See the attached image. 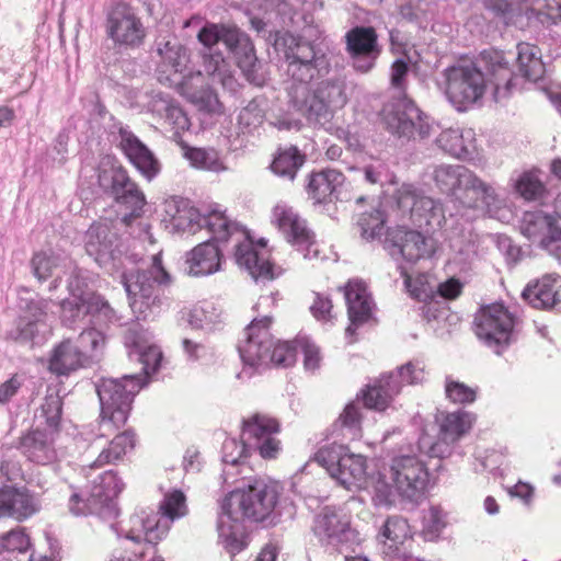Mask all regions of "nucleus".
Masks as SVG:
<instances>
[{"label": "nucleus", "mask_w": 561, "mask_h": 561, "mask_svg": "<svg viewBox=\"0 0 561 561\" xmlns=\"http://www.w3.org/2000/svg\"><path fill=\"white\" fill-rule=\"evenodd\" d=\"M284 56L289 105L308 123L324 125L330 121L331 107H342L347 102L345 79L334 76L310 89L312 81L323 78L331 69L330 58L316 43L291 37Z\"/></svg>", "instance_id": "1"}, {"label": "nucleus", "mask_w": 561, "mask_h": 561, "mask_svg": "<svg viewBox=\"0 0 561 561\" xmlns=\"http://www.w3.org/2000/svg\"><path fill=\"white\" fill-rule=\"evenodd\" d=\"M425 378L424 366L420 362H408L400 366L394 371L381 375L368 385L360 394H357V400L350 402L344 408L337 420L332 424L331 435L335 440L351 442L362 434V414L358 405L359 399L363 401L367 409L375 411H385L393 398L398 396L404 385H417L423 382ZM348 451L347 447L341 443L334 442L331 445L321 447L313 456L321 467L325 468L329 474L333 468H336L342 462V457Z\"/></svg>", "instance_id": "2"}, {"label": "nucleus", "mask_w": 561, "mask_h": 561, "mask_svg": "<svg viewBox=\"0 0 561 561\" xmlns=\"http://www.w3.org/2000/svg\"><path fill=\"white\" fill-rule=\"evenodd\" d=\"M481 61L485 73L477 65H457L444 70L445 94L453 106L463 112L479 103L488 89L492 90L495 102L506 99L516 76L502 51H484Z\"/></svg>", "instance_id": "3"}, {"label": "nucleus", "mask_w": 561, "mask_h": 561, "mask_svg": "<svg viewBox=\"0 0 561 561\" xmlns=\"http://www.w3.org/2000/svg\"><path fill=\"white\" fill-rule=\"evenodd\" d=\"M409 62L398 58L391 66V87L398 90V98L382 111L387 130L402 142L421 141L437 131L438 126L405 95Z\"/></svg>", "instance_id": "4"}, {"label": "nucleus", "mask_w": 561, "mask_h": 561, "mask_svg": "<svg viewBox=\"0 0 561 561\" xmlns=\"http://www.w3.org/2000/svg\"><path fill=\"white\" fill-rule=\"evenodd\" d=\"M277 500L276 488L263 481L231 491L220 505L217 523L219 535L229 536L232 531L231 523L243 519L264 523L266 526L275 525L278 516L275 511Z\"/></svg>", "instance_id": "5"}, {"label": "nucleus", "mask_w": 561, "mask_h": 561, "mask_svg": "<svg viewBox=\"0 0 561 561\" xmlns=\"http://www.w3.org/2000/svg\"><path fill=\"white\" fill-rule=\"evenodd\" d=\"M193 221L201 228H207L211 233H218L217 238L221 241H228L237 236L236 262L254 279L272 280L278 275L268 259L255 249L249 233L238 222L229 220L218 207L203 215L191 209L190 222Z\"/></svg>", "instance_id": "6"}, {"label": "nucleus", "mask_w": 561, "mask_h": 561, "mask_svg": "<svg viewBox=\"0 0 561 561\" xmlns=\"http://www.w3.org/2000/svg\"><path fill=\"white\" fill-rule=\"evenodd\" d=\"M170 280V275L162 266L159 254L152 256L150 267L122 274V283L128 295L130 307L135 313H138V318L147 319L153 313V309L159 308L161 288Z\"/></svg>", "instance_id": "7"}, {"label": "nucleus", "mask_w": 561, "mask_h": 561, "mask_svg": "<svg viewBox=\"0 0 561 561\" xmlns=\"http://www.w3.org/2000/svg\"><path fill=\"white\" fill-rule=\"evenodd\" d=\"M477 337L496 355H501L515 340L520 320L503 304L482 307L474 316Z\"/></svg>", "instance_id": "8"}, {"label": "nucleus", "mask_w": 561, "mask_h": 561, "mask_svg": "<svg viewBox=\"0 0 561 561\" xmlns=\"http://www.w3.org/2000/svg\"><path fill=\"white\" fill-rule=\"evenodd\" d=\"M98 184L121 209L125 210L123 221L126 225L142 215L147 203L146 196L123 165H101L98 169Z\"/></svg>", "instance_id": "9"}, {"label": "nucleus", "mask_w": 561, "mask_h": 561, "mask_svg": "<svg viewBox=\"0 0 561 561\" xmlns=\"http://www.w3.org/2000/svg\"><path fill=\"white\" fill-rule=\"evenodd\" d=\"M144 386L145 380L139 375L100 379L95 387L102 420H107L116 427L124 425L128 419L133 399Z\"/></svg>", "instance_id": "10"}, {"label": "nucleus", "mask_w": 561, "mask_h": 561, "mask_svg": "<svg viewBox=\"0 0 561 561\" xmlns=\"http://www.w3.org/2000/svg\"><path fill=\"white\" fill-rule=\"evenodd\" d=\"M391 484L379 478L376 482V492L388 500L397 493L410 501H417L428 482V471L425 465L415 456H399L392 459L390 467Z\"/></svg>", "instance_id": "11"}, {"label": "nucleus", "mask_w": 561, "mask_h": 561, "mask_svg": "<svg viewBox=\"0 0 561 561\" xmlns=\"http://www.w3.org/2000/svg\"><path fill=\"white\" fill-rule=\"evenodd\" d=\"M106 35L115 46L124 50L141 47L147 30L136 10L127 3H117L107 12L105 23Z\"/></svg>", "instance_id": "12"}, {"label": "nucleus", "mask_w": 561, "mask_h": 561, "mask_svg": "<svg viewBox=\"0 0 561 561\" xmlns=\"http://www.w3.org/2000/svg\"><path fill=\"white\" fill-rule=\"evenodd\" d=\"M312 529L321 545L340 552L353 549L359 542L358 533L351 526L348 516L335 507L322 508L314 517Z\"/></svg>", "instance_id": "13"}, {"label": "nucleus", "mask_w": 561, "mask_h": 561, "mask_svg": "<svg viewBox=\"0 0 561 561\" xmlns=\"http://www.w3.org/2000/svg\"><path fill=\"white\" fill-rule=\"evenodd\" d=\"M60 318L68 328H75L89 317V323L107 327L117 321L115 310L101 295L70 296L60 304Z\"/></svg>", "instance_id": "14"}, {"label": "nucleus", "mask_w": 561, "mask_h": 561, "mask_svg": "<svg viewBox=\"0 0 561 561\" xmlns=\"http://www.w3.org/2000/svg\"><path fill=\"white\" fill-rule=\"evenodd\" d=\"M50 300L36 297L21 299L22 314L14 327L7 332V339L20 344L34 346L44 341V330L47 328L45 319Z\"/></svg>", "instance_id": "15"}, {"label": "nucleus", "mask_w": 561, "mask_h": 561, "mask_svg": "<svg viewBox=\"0 0 561 561\" xmlns=\"http://www.w3.org/2000/svg\"><path fill=\"white\" fill-rule=\"evenodd\" d=\"M124 483L116 477L114 471L107 470L93 481L90 489L88 503L83 507H76L79 502V494L73 493L69 499V510L73 515L96 514L103 515L114 513V499L123 491Z\"/></svg>", "instance_id": "16"}, {"label": "nucleus", "mask_w": 561, "mask_h": 561, "mask_svg": "<svg viewBox=\"0 0 561 561\" xmlns=\"http://www.w3.org/2000/svg\"><path fill=\"white\" fill-rule=\"evenodd\" d=\"M344 38L352 68L357 73H369L381 54L376 30L373 26H355L346 32Z\"/></svg>", "instance_id": "17"}, {"label": "nucleus", "mask_w": 561, "mask_h": 561, "mask_svg": "<svg viewBox=\"0 0 561 561\" xmlns=\"http://www.w3.org/2000/svg\"><path fill=\"white\" fill-rule=\"evenodd\" d=\"M84 247L87 253L102 267H116L123 255V244L112 224L95 221L85 232Z\"/></svg>", "instance_id": "18"}, {"label": "nucleus", "mask_w": 561, "mask_h": 561, "mask_svg": "<svg viewBox=\"0 0 561 561\" xmlns=\"http://www.w3.org/2000/svg\"><path fill=\"white\" fill-rule=\"evenodd\" d=\"M272 318L268 316L255 318L244 329V339L238 344L240 357L245 366L252 368L263 367L273 346V336L270 332Z\"/></svg>", "instance_id": "19"}, {"label": "nucleus", "mask_w": 561, "mask_h": 561, "mask_svg": "<svg viewBox=\"0 0 561 561\" xmlns=\"http://www.w3.org/2000/svg\"><path fill=\"white\" fill-rule=\"evenodd\" d=\"M279 432L276 419L266 414L255 413L242 422L244 444L257 450L266 459L275 458L279 451V440L274 437Z\"/></svg>", "instance_id": "20"}, {"label": "nucleus", "mask_w": 561, "mask_h": 561, "mask_svg": "<svg viewBox=\"0 0 561 561\" xmlns=\"http://www.w3.org/2000/svg\"><path fill=\"white\" fill-rule=\"evenodd\" d=\"M465 180L457 204L454 206L457 210L455 215L470 220L471 217H467V211L484 214L497 206L499 195L493 184L483 181L472 170Z\"/></svg>", "instance_id": "21"}, {"label": "nucleus", "mask_w": 561, "mask_h": 561, "mask_svg": "<svg viewBox=\"0 0 561 561\" xmlns=\"http://www.w3.org/2000/svg\"><path fill=\"white\" fill-rule=\"evenodd\" d=\"M272 222L278 227L289 243L304 252L305 257L318 255V250L313 249L316 244L313 232L307 227L306 220L300 218L293 208L276 205L273 209Z\"/></svg>", "instance_id": "22"}, {"label": "nucleus", "mask_w": 561, "mask_h": 561, "mask_svg": "<svg viewBox=\"0 0 561 561\" xmlns=\"http://www.w3.org/2000/svg\"><path fill=\"white\" fill-rule=\"evenodd\" d=\"M118 147L128 161L148 181L154 179L160 172L159 160L153 152L130 130L127 125L118 124Z\"/></svg>", "instance_id": "23"}, {"label": "nucleus", "mask_w": 561, "mask_h": 561, "mask_svg": "<svg viewBox=\"0 0 561 561\" xmlns=\"http://www.w3.org/2000/svg\"><path fill=\"white\" fill-rule=\"evenodd\" d=\"M385 249L396 260L415 263L431 253L426 237L416 230L398 227L387 232Z\"/></svg>", "instance_id": "24"}, {"label": "nucleus", "mask_w": 561, "mask_h": 561, "mask_svg": "<svg viewBox=\"0 0 561 561\" xmlns=\"http://www.w3.org/2000/svg\"><path fill=\"white\" fill-rule=\"evenodd\" d=\"M128 523L125 537L137 543L145 541L147 549L152 551L169 530L168 523H162L159 513L144 508L133 514Z\"/></svg>", "instance_id": "25"}, {"label": "nucleus", "mask_w": 561, "mask_h": 561, "mask_svg": "<svg viewBox=\"0 0 561 561\" xmlns=\"http://www.w3.org/2000/svg\"><path fill=\"white\" fill-rule=\"evenodd\" d=\"M218 233H213V238L197 244L185 255V271L190 276H208L221 270L224 260L222 250Z\"/></svg>", "instance_id": "26"}, {"label": "nucleus", "mask_w": 561, "mask_h": 561, "mask_svg": "<svg viewBox=\"0 0 561 561\" xmlns=\"http://www.w3.org/2000/svg\"><path fill=\"white\" fill-rule=\"evenodd\" d=\"M41 510L39 497L25 486L5 485L0 489V517L25 520Z\"/></svg>", "instance_id": "27"}, {"label": "nucleus", "mask_w": 561, "mask_h": 561, "mask_svg": "<svg viewBox=\"0 0 561 561\" xmlns=\"http://www.w3.org/2000/svg\"><path fill=\"white\" fill-rule=\"evenodd\" d=\"M522 297L536 309H560L561 277L557 274L543 275L540 279L530 282L523 290Z\"/></svg>", "instance_id": "28"}, {"label": "nucleus", "mask_w": 561, "mask_h": 561, "mask_svg": "<svg viewBox=\"0 0 561 561\" xmlns=\"http://www.w3.org/2000/svg\"><path fill=\"white\" fill-rule=\"evenodd\" d=\"M344 296L347 306L350 325L345 333L347 336L354 335L356 329L368 321L371 316V297L367 291L366 285L358 279L350 280L344 288Z\"/></svg>", "instance_id": "29"}, {"label": "nucleus", "mask_w": 561, "mask_h": 561, "mask_svg": "<svg viewBox=\"0 0 561 561\" xmlns=\"http://www.w3.org/2000/svg\"><path fill=\"white\" fill-rule=\"evenodd\" d=\"M54 440V432L37 427L20 438L19 448L28 460L38 465H48L57 459Z\"/></svg>", "instance_id": "30"}, {"label": "nucleus", "mask_w": 561, "mask_h": 561, "mask_svg": "<svg viewBox=\"0 0 561 561\" xmlns=\"http://www.w3.org/2000/svg\"><path fill=\"white\" fill-rule=\"evenodd\" d=\"M398 207L403 210H409L412 215H426L435 216L437 211L442 213L443 219L446 221L448 216L453 218L454 213L448 210V207H440L438 204L428 196H425L421 190L412 184H403L397 192Z\"/></svg>", "instance_id": "31"}, {"label": "nucleus", "mask_w": 561, "mask_h": 561, "mask_svg": "<svg viewBox=\"0 0 561 561\" xmlns=\"http://www.w3.org/2000/svg\"><path fill=\"white\" fill-rule=\"evenodd\" d=\"M85 353H81L70 339L57 344L49 358V370L57 376H69L70 374L90 367Z\"/></svg>", "instance_id": "32"}, {"label": "nucleus", "mask_w": 561, "mask_h": 561, "mask_svg": "<svg viewBox=\"0 0 561 561\" xmlns=\"http://www.w3.org/2000/svg\"><path fill=\"white\" fill-rule=\"evenodd\" d=\"M344 180V174L334 169L312 173L307 186L308 193L316 203L331 202L333 197L340 199V187Z\"/></svg>", "instance_id": "33"}, {"label": "nucleus", "mask_w": 561, "mask_h": 561, "mask_svg": "<svg viewBox=\"0 0 561 561\" xmlns=\"http://www.w3.org/2000/svg\"><path fill=\"white\" fill-rule=\"evenodd\" d=\"M197 38L203 45L201 53L217 51L216 46L222 43L230 51L238 54L237 49L241 44L242 33L234 27L207 23L199 30Z\"/></svg>", "instance_id": "34"}, {"label": "nucleus", "mask_w": 561, "mask_h": 561, "mask_svg": "<svg viewBox=\"0 0 561 561\" xmlns=\"http://www.w3.org/2000/svg\"><path fill=\"white\" fill-rule=\"evenodd\" d=\"M470 169L461 164H439L433 171L436 187L450 198L454 206L462 190Z\"/></svg>", "instance_id": "35"}, {"label": "nucleus", "mask_w": 561, "mask_h": 561, "mask_svg": "<svg viewBox=\"0 0 561 561\" xmlns=\"http://www.w3.org/2000/svg\"><path fill=\"white\" fill-rule=\"evenodd\" d=\"M154 51L160 57L161 66L182 73L190 61L188 49L176 37L167 36L156 39Z\"/></svg>", "instance_id": "36"}, {"label": "nucleus", "mask_w": 561, "mask_h": 561, "mask_svg": "<svg viewBox=\"0 0 561 561\" xmlns=\"http://www.w3.org/2000/svg\"><path fill=\"white\" fill-rule=\"evenodd\" d=\"M366 474L365 459L360 455L350 454L342 457V462L331 471V477L341 485L351 490L364 481Z\"/></svg>", "instance_id": "37"}, {"label": "nucleus", "mask_w": 561, "mask_h": 561, "mask_svg": "<svg viewBox=\"0 0 561 561\" xmlns=\"http://www.w3.org/2000/svg\"><path fill=\"white\" fill-rule=\"evenodd\" d=\"M516 48L519 75L529 81L539 80L545 73V65L539 56V49L528 43H519Z\"/></svg>", "instance_id": "38"}, {"label": "nucleus", "mask_w": 561, "mask_h": 561, "mask_svg": "<svg viewBox=\"0 0 561 561\" xmlns=\"http://www.w3.org/2000/svg\"><path fill=\"white\" fill-rule=\"evenodd\" d=\"M472 131H461L458 128L443 130L436 138L437 146L456 158H463L471 153Z\"/></svg>", "instance_id": "39"}, {"label": "nucleus", "mask_w": 561, "mask_h": 561, "mask_svg": "<svg viewBox=\"0 0 561 561\" xmlns=\"http://www.w3.org/2000/svg\"><path fill=\"white\" fill-rule=\"evenodd\" d=\"M135 446V434L125 431L116 435L106 448H103L98 458L90 465V468H101L108 463L121 460L122 457Z\"/></svg>", "instance_id": "40"}, {"label": "nucleus", "mask_w": 561, "mask_h": 561, "mask_svg": "<svg viewBox=\"0 0 561 561\" xmlns=\"http://www.w3.org/2000/svg\"><path fill=\"white\" fill-rule=\"evenodd\" d=\"M103 328L100 325L91 324L88 329L83 330L77 337L75 345L81 353H85L87 360L93 365L100 359L105 347V335Z\"/></svg>", "instance_id": "41"}, {"label": "nucleus", "mask_w": 561, "mask_h": 561, "mask_svg": "<svg viewBox=\"0 0 561 561\" xmlns=\"http://www.w3.org/2000/svg\"><path fill=\"white\" fill-rule=\"evenodd\" d=\"M557 228L553 217L541 210L526 211L520 225L523 234L533 241L536 239L540 241L542 238L550 236L552 230Z\"/></svg>", "instance_id": "42"}, {"label": "nucleus", "mask_w": 561, "mask_h": 561, "mask_svg": "<svg viewBox=\"0 0 561 561\" xmlns=\"http://www.w3.org/2000/svg\"><path fill=\"white\" fill-rule=\"evenodd\" d=\"M408 533L409 525L404 518L399 516L387 518L382 526L381 536L390 543L383 541V553L397 558L400 551L399 545H402L408 538Z\"/></svg>", "instance_id": "43"}, {"label": "nucleus", "mask_w": 561, "mask_h": 561, "mask_svg": "<svg viewBox=\"0 0 561 561\" xmlns=\"http://www.w3.org/2000/svg\"><path fill=\"white\" fill-rule=\"evenodd\" d=\"M237 51L238 65L248 81L255 85H262L264 82V76L260 72L262 64L256 58L254 48L244 34H242V41Z\"/></svg>", "instance_id": "44"}, {"label": "nucleus", "mask_w": 561, "mask_h": 561, "mask_svg": "<svg viewBox=\"0 0 561 561\" xmlns=\"http://www.w3.org/2000/svg\"><path fill=\"white\" fill-rule=\"evenodd\" d=\"M304 163L305 156L296 147L290 146L279 150L271 164V169L276 175L293 181Z\"/></svg>", "instance_id": "45"}, {"label": "nucleus", "mask_w": 561, "mask_h": 561, "mask_svg": "<svg viewBox=\"0 0 561 561\" xmlns=\"http://www.w3.org/2000/svg\"><path fill=\"white\" fill-rule=\"evenodd\" d=\"M128 356L130 360H137L141 364V373L138 375L145 380L146 385V378L158 370L162 359V352L156 345L145 346L140 343H135Z\"/></svg>", "instance_id": "46"}, {"label": "nucleus", "mask_w": 561, "mask_h": 561, "mask_svg": "<svg viewBox=\"0 0 561 561\" xmlns=\"http://www.w3.org/2000/svg\"><path fill=\"white\" fill-rule=\"evenodd\" d=\"M472 415L465 411L447 413L439 425V434L443 439L456 442L472 424Z\"/></svg>", "instance_id": "47"}, {"label": "nucleus", "mask_w": 561, "mask_h": 561, "mask_svg": "<svg viewBox=\"0 0 561 561\" xmlns=\"http://www.w3.org/2000/svg\"><path fill=\"white\" fill-rule=\"evenodd\" d=\"M202 57V66L204 72L211 78L214 82L227 85L231 82L229 64L224 58L222 54L217 51L199 53Z\"/></svg>", "instance_id": "48"}, {"label": "nucleus", "mask_w": 561, "mask_h": 561, "mask_svg": "<svg viewBox=\"0 0 561 561\" xmlns=\"http://www.w3.org/2000/svg\"><path fill=\"white\" fill-rule=\"evenodd\" d=\"M159 517L162 523L174 522L187 514L186 497L181 490H173L164 494L163 500L159 505Z\"/></svg>", "instance_id": "49"}, {"label": "nucleus", "mask_w": 561, "mask_h": 561, "mask_svg": "<svg viewBox=\"0 0 561 561\" xmlns=\"http://www.w3.org/2000/svg\"><path fill=\"white\" fill-rule=\"evenodd\" d=\"M221 310L213 302L204 300L195 305L188 313V323L195 329H210L220 321Z\"/></svg>", "instance_id": "50"}, {"label": "nucleus", "mask_w": 561, "mask_h": 561, "mask_svg": "<svg viewBox=\"0 0 561 561\" xmlns=\"http://www.w3.org/2000/svg\"><path fill=\"white\" fill-rule=\"evenodd\" d=\"M185 158L190 161L191 165L196 169L211 172L226 170V167L215 149L188 148L185 151Z\"/></svg>", "instance_id": "51"}, {"label": "nucleus", "mask_w": 561, "mask_h": 561, "mask_svg": "<svg viewBox=\"0 0 561 561\" xmlns=\"http://www.w3.org/2000/svg\"><path fill=\"white\" fill-rule=\"evenodd\" d=\"M30 549V537L22 528H15L0 535V553H16L19 559H24L27 558L26 553Z\"/></svg>", "instance_id": "52"}, {"label": "nucleus", "mask_w": 561, "mask_h": 561, "mask_svg": "<svg viewBox=\"0 0 561 561\" xmlns=\"http://www.w3.org/2000/svg\"><path fill=\"white\" fill-rule=\"evenodd\" d=\"M385 218L380 210L374 209L364 213L357 219V227L360 237L366 241H373L380 238L383 231Z\"/></svg>", "instance_id": "53"}, {"label": "nucleus", "mask_w": 561, "mask_h": 561, "mask_svg": "<svg viewBox=\"0 0 561 561\" xmlns=\"http://www.w3.org/2000/svg\"><path fill=\"white\" fill-rule=\"evenodd\" d=\"M298 346L289 342H277L273 341V346L270 351V356L266 358V364L263 367H267L273 364L276 367H290L296 363Z\"/></svg>", "instance_id": "54"}, {"label": "nucleus", "mask_w": 561, "mask_h": 561, "mask_svg": "<svg viewBox=\"0 0 561 561\" xmlns=\"http://www.w3.org/2000/svg\"><path fill=\"white\" fill-rule=\"evenodd\" d=\"M62 413V400L57 393L45 397L41 407V416L45 419L48 431L56 433L59 428Z\"/></svg>", "instance_id": "55"}, {"label": "nucleus", "mask_w": 561, "mask_h": 561, "mask_svg": "<svg viewBox=\"0 0 561 561\" xmlns=\"http://www.w3.org/2000/svg\"><path fill=\"white\" fill-rule=\"evenodd\" d=\"M251 450H253V448L244 444L242 437L241 442H238L236 438H227L221 448L222 462L234 467L241 463Z\"/></svg>", "instance_id": "56"}, {"label": "nucleus", "mask_w": 561, "mask_h": 561, "mask_svg": "<svg viewBox=\"0 0 561 561\" xmlns=\"http://www.w3.org/2000/svg\"><path fill=\"white\" fill-rule=\"evenodd\" d=\"M445 393L448 400L460 404L472 403L477 398V390L474 388L456 381L451 377H446Z\"/></svg>", "instance_id": "57"}, {"label": "nucleus", "mask_w": 561, "mask_h": 561, "mask_svg": "<svg viewBox=\"0 0 561 561\" xmlns=\"http://www.w3.org/2000/svg\"><path fill=\"white\" fill-rule=\"evenodd\" d=\"M59 256L46 252L35 253L31 260L34 276L39 280H46L51 276L54 268L58 266Z\"/></svg>", "instance_id": "58"}, {"label": "nucleus", "mask_w": 561, "mask_h": 561, "mask_svg": "<svg viewBox=\"0 0 561 561\" xmlns=\"http://www.w3.org/2000/svg\"><path fill=\"white\" fill-rule=\"evenodd\" d=\"M454 440L443 439L438 436L436 442H432L428 436H422L419 439L420 450L426 453L430 457L445 458L451 454V444Z\"/></svg>", "instance_id": "59"}, {"label": "nucleus", "mask_w": 561, "mask_h": 561, "mask_svg": "<svg viewBox=\"0 0 561 561\" xmlns=\"http://www.w3.org/2000/svg\"><path fill=\"white\" fill-rule=\"evenodd\" d=\"M517 192L527 201L539 198L545 188L541 182L529 173H524L516 183Z\"/></svg>", "instance_id": "60"}, {"label": "nucleus", "mask_w": 561, "mask_h": 561, "mask_svg": "<svg viewBox=\"0 0 561 561\" xmlns=\"http://www.w3.org/2000/svg\"><path fill=\"white\" fill-rule=\"evenodd\" d=\"M263 122V111L255 101H251L244 106L238 116V124L245 129H252Z\"/></svg>", "instance_id": "61"}, {"label": "nucleus", "mask_w": 561, "mask_h": 561, "mask_svg": "<svg viewBox=\"0 0 561 561\" xmlns=\"http://www.w3.org/2000/svg\"><path fill=\"white\" fill-rule=\"evenodd\" d=\"M295 343L304 353V364L306 369L313 370L318 368L320 364L319 348L307 337H299L295 341Z\"/></svg>", "instance_id": "62"}, {"label": "nucleus", "mask_w": 561, "mask_h": 561, "mask_svg": "<svg viewBox=\"0 0 561 561\" xmlns=\"http://www.w3.org/2000/svg\"><path fill=\"white\" fill-rule=\"evenodd\" d=\"M87 288L88 277L85 275V271L73 267L68 282V290L70 296L96 295L93 291L87 290Z\"/></svg>", "instance_id": "63"}, {"label": "nucleus", "mask_w": 561, "mask_h": 561, "mask_svg": "<svg viewBox=\"0 0 561 561\" xmlns=\"http://www.w3.org/2000/svg\"><path fill=\"white\" fill-rule=\"evenodd\" d=\"M540 245L559 262H561V229L552 230L550 236L540 240Z\"/></svg>", "instance_id": "64"}]
</instances>
